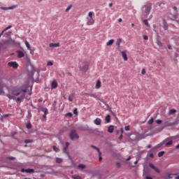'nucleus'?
I'll return each mask as SVG.
<instances>
[{"instance_id":"nucleus-51","label":"nucleus","mask_w":179,"mask_h":179,"mask_svg":"<svg viewBox=\"0 0 179 179\" xmlns=\"http://www.w3.org/2000/svg\"><path fill=\"white\" fill-rule=\"evenodd\" d=\"M9 29H12V25H10L7 27L6 29H4V31H6V30H9Z\"/></svg>"},{"instance_id":"nucleus-54","label":"nucleus","mask_w":179,"mask_h":179,"mask_svg":"<svg viewBox=\"0 0 179 179\" xmlns=\"http://www.w3.org/2000/svg\"><path fill=\"white\" fill-rule=\"evenodd\" d=\"M124 129H125V131H129L130 127L129 126H126V127H124Z\"/></svg>"},{"instance_id":"nucleus-55","label":"nucleus","mask_w":179,"mask_h":179,"mask_svg":"<svg viewBox=\"0 0 179 179\" xmlns=\"http://www.w3.org/2000/svg\"><path fill=\"white\" fill-rule=\"evenodd\" d=\"M116 167H117V168L121 167V163L117 162V163H116Z\"/></svg>"},{"instance_id":"nucleus-22","label":"nucleus","mask_w":179,"mask_h":179,"mask_svg":"<svg viewBox=\"0 0 179 179\" xmlns=\"http://www.w3.org/2000/svg\"><path fill=\"white\" fill-rule=\"evenodd\" d=\"M122 57L124 61H128V56L127 55V53L125 52L122 51L121 52Z\"/></svg>"},{"instance_id":"nucleus-62","label":"nucleus","mask_w":179,"mask_h":179,"mask_svg":"<svg viewBox=\"0 0 179 179\" xmlns=\"http://www.w3.org/2000/svg\"><path fill=\"white\" fill-rule=\"evenodd\" d=\"M3 116H1V117H0V121L1 122H3Z\"/></svg>"},{"instance_id":"nucleus-42","label":"nucleus","mask_w":179,"mask_h":179,"mask_svg":"<svg viewBox=\"0 0 179 179\" xmlns=\"http://www.w3.org/2000/svg\"><path fill=\"white\" fill-rule=\"evenodd\" d=\"M89 96H90V97H94V99H99V97H97V95H96L95 94H90Z\"/></svg>"},{"instance_id":"nucleus-44","label":"nucleus","mask_w":179,"mask_h":179,"mask_svg":"<svg viewBox=\"0 0 179 179\" xmlns=\"http://www.w3.org/2000/svg\"><path fill=\"white\" fill-rule=\"evenodd\" d=\"M91 147L92 148V149H95V150L98 151V153L99 152H100V149L95 145H92Z\"/></svg>"},{"instance_id":"nucleus-28","label":"nucleus","mask_w":179,"mask_h":179,"mask_svg":"<svg viewBox=\"0 0 179 179\" xmlns=\"http://www.w3.org/2000/svg\"><path fill=\"white\" fill-rule=\"evenodd\" d=\"M55 162L58 164H61V163H62L64 160L62 159V158L57 157Z\"/></svg>"},{"instance_id":"nucleus-39","label":"nucleus","mask_w":179,"mask_h":179,"mask_svg":"<svg viewBox=\"0 0 179 179\" xmlns=\"http://www.w3.org/2000/svg\"><path fill=\"white\" fill-rule=\"evenodd\" d=\"M177 113V110L176 109H171L169 110V114H176Z\"/></svg>"},{"instance_id":"nucleus-21","label":"nucleus","mask_w":179,"mask_h":179,"mask_svg":"<svg viewBox=\"0 0 179 179\" xmlns=\"http://www.w3.org/2000/svg\"><path fill=\"white\" fill-rule=\"evenodd\" d=\"M101 87V81L100 80H97L96 83L95 85V89H100Z\"/></svg>"},{"instance_id":"nucleus-19","label":"nucleus","mask_w":179,"mask_h":179,"mask_svg":"<svg viewBox=\"0 0 179 179\" xmlns=\"http://www.w3.org/2000/svg\"><path fill=\"white\" fill-rule=\"evenodd\" d=\"M95 125H101V119L97 117L94 120Z\"/></svg>"},{"instance_id":"nucleus-1","label":"nucleus","mask_w":179,"mask_h":179,"mask_svg":"<svg viewBox=\"0 0 179 179\" xmlns=\"http://www.w3.org/2000/svg\"><path fill=\"white\" fill-rule=\"evenodd\" d=\"M21 93L22 88H14L9 91L6 96L10 100H16V96H19Z\"/></svg>"},{"instance_id":"nucleus-24","label":"nucleus","mask_w":179,"mask_h":179,"mask_svg":"<svg viewBox=\"0 0 179 179\" xmlns=\"http://www.w3.org/2000/svg\"><path fill=\"white\" fill-rule=\"evenodd\" d=\"M108 132H109V134H113V132H114V126H109L108 128Z\"/></svg>"},{"instance_id":"nucleus-5","label":"nucleus","mask_w":179,"mask_h":179,"mask_svg":"<svg viewBox=\"0 0 179 179\" xmlns=\"http://www.w3.org/2000/svg\"><path fill=\"white\" fill-rule=\"evenodd\" d=\"M165 127H174L177 122L173 121L172 117L167 118L164 122Z\"/></svg>"},{"instance_id":"nucleus-56","label":"nucleus","mask_w":179,"mask_h":179,"mask_svg":"<svg viewBox=\"0 0 179 179\" xmlns=\"http://www.w3.org/2000/svg\"><path fill=\"white\" fill-rule=\"evenodd\" d=\"M22 92H23L22 94H26V92H27V89L22 90Z\"/></svg>"},{"instance_id":"nucleus-26","label":"nucleus","mask_w":179,"mask_h":179,"mask_svg":"<svg viewBox=\"0 0 179 179\" xmlns=\"http://www.w3.org/2000/svg\"><path fill=\"white\" fill-rule=\"evenodd\" d=\"M114 44V39H110L106 43L107 47H110V45H113Z\"/></svg>"},{"instance_id":"nucleus-11","label":"nucleus","mask_w":179,"mask_h":179,"mask_svg":"<svg viewBox=\"0 0 179 179\" xmlns=\"http://www.w3.org/2000/svg\"><path fill=\"white\" fill-rule=\"evenodd\" d=\"M69 142H66V145L63 148V153H66L68 156H69V152H68V148H69Z\"/></svg>"},{"instance_id":"nucleus-53","label":"nucleus","mask_w":179,"mask_h":179,"mask_svg":"<svg viewBox=\"0 0 179 179\" xmlns=\"http://www.w3.org/2000/svg\"><path fill=\"white\" fill-rule=\"evenodd\" d=\"M141 73L142 75H145V73H146V70L145 69H143L141 71Z\"/></svg>"},{"instance_id":"nucleus-41","label":"nucleus","mask_w":179,"mask_h":179,"mask_svg":"<svg viewBox=\"0 0 179 179\" xmlns=\"http://www.w3.org/2000/svg\"><path fill=\"white\" fill-rule=\"evenodd\" d=\"M73 115L72 114V113H67L66 114V117H68L69 118L72 117Z\"/></svg>"},{"instance_id":"nucleus-9","label":"nucleus","mask_w":179,"mask_h":179,"mask_svg":"<svg viewBox=\"0 0 179 179\" xmlns=\"http://www.w3.org/2000/svg\"><path fill=\"white\" fill-rule=\"evenodd\" d=\"M103 104H105L106 107H107V108L109 110L110 113L112 114V115H113V117H116L117 115H115V113H114V112H113V110H111V108L110 107V106L108 105V103H106V102H104V101L101 100V101Z\"/></svg>"},{"instance_id":"nucleus-49","label":"nucleus","mask_w":179,"mask_h":179,"mask_svg":"<svg viewBox=\"0 0 179 179\" xmlns=\"http://www.w3.org/2000/svg\"><path fill=\"white\" fill-rule=\"evenodd\" d=\"M74 115H78V108H75L73 111Z\"/></svg>"},{"instance_id":"nucleus-48","label":"nucleus","mask_w":179,"mask_h":179,"mask_svg":"<svg viewBox=\"0 0 179 179\" xmlns=\"http://www.w3.org/2000/svg\"><path fill=\"white\" fill-rule=\"evenodd\" d=\"M24 143H33V140H25Z\"/></svg>"},{"instance_id":"nucleus-43","label":"nucleus","mask_w":179,"mask_h":179,"mask_svg":"<svg viewBox=\"0 0 179 179\" xmlns=\"http://www.w3.org/2000/svg\"><path fill=\"white\" fill-rule=\"evenodd\" d=\"M72 9V5H69L66 8V12H69Z\"/></svg>"},{"instance_id":"nucleus-38","label":"nucleus","mask_w":179,"mask_h":179,"mask_svg":"<svg viewBox=\"0 0 179 179\" xmlns=\"http://www.w3.org/2000/svg\"><path fill=\"white\" fill-rule=\"evenodd\" d=\"M53 150L56 152H59V148H58L57 146L54 145Z\"/></svg>"},{"instance_id":"nucleus-45","label":"nucleus","mask_w":179,"mask_h":179,"mask_svg":"<svg viewBox=\"0 0 179 179\" xmlns=\"http://www.w3.org/2000/svg\"><path fill=\"white\" fill-rule=\"evenodd\" d=\"M143 22L144 24H145V26L149 27V22H148V20H144Z\"/></svg>"},{"instance_id":"nucleus-37","label":"nucleus","mask_w":179,"mask_h":179,"mask_svg":"<svg viewBox=\"0 0 179 179\" xmlns=\"http://www.w3.org/2000/svg\"><path fill=\"white\" fill-rule=\"evenodd\" d=\"M164 155V151H161L158 153V157H162Z\"/></svg>"},{"instance_id":"nucleus-52","label":"nucleus","mask_w":179,"mask_h":179,"mask_svg":"<svg viewBox=\"0 0 179 179\" xmlns=\"http://www.w3.org/2000/svg\"><path fill=\"white\" fill-rule=\"evenodd\" d=\"M143 40H148L149 37L146 35H143Z\"/></svg>"},{"instance_id":"nucleus-14","label":"nucleus","mask_w":179,"mask_h":179,"mask_svg":"<svg viewBox=\"0 0 179 179\" xmlns=\"http://www.w3.org/2000/svg\"><path fill=\"white\" fill-rule=\"evenodd\" d=\"M24 97H26V94H22V95L20 96V97H18V98H15V100L17 101V103H22V100H23L24 99Z\"/></svg>"},{"instance_id":"nucleus-47","label":"nucleus","mask_w":179,"mask_h":179,"mask_svg":"<svg viewBox=\"0 0 179 179\" xmlns=\"http://www.w3.org/2000/svg\"><path fill=\"white\" fill-rule=\"evenodd\" d=\"M47 65L48 66H52V65H54V64L52 63V61H49V62H48Z\"/></svg>"},{"instance_id":"nucleus-10","label":"nucleus","mask_w":179,"mask_h":179,"mask_svg":"<svg viewBox=\"0 0 179 179\" xmlns=\"http://www.w3.org/2000/svg\"><path fill=\"white\" fill-rule=\"evenodd\" d=\"M6 45H16V42L13 39H10L4 42Z\"/></svg>"},{"instance_id":"nucleus-61","label":"nucleus","mask_w":179,"mask_h":179,"mask_svg":"<svg viewBox=\"0 0 179 179\" xmlns=\"http://www.w3.org/2000/svg\"><path fill=\"white\" fill-rule=\"evenodd\" d=\"M145 179H153V178L149 176H145Z\"/></svg>"},{"instance_id":"nucleus-29","label":"nucleus","mask_w":179,"mask_h":179,"mask_svg":"<svg viewBox=\"0 0 179 179\" xmlns=\"http://www.w3.org/2000/svg\"><path fill=\"white\" fill-rule=\"evenodd\" d=\"M105 121L106 122H107V124H108V122L111 121V116H110V115H108L105 118Z\"/></svg>"},{"instance_id":"nucleus-64","label":"nucleus","mask_w":179,"mask_h":179,"mask_svg":"<svg viewBox=\"0 0 179 179\" xmlns=\"http://www.w3.org/2000/svg\"><path fill=\"white\" fill-rule=\"evenodd\" d=\"M176 149H179V144L176 146Z\"/></svg>"},{"instance_id":"nucleus-34","label":"nucleus","mask_w":179,"mask_h":179,"mask_svg":"<svg viewBox=\"0 0 179 179\" xmlns=\"http://www.w3.org/2000/svg\"><path fill=\"white\" fill-rule=\"evenodd\" d=\"M153 122H155V119L153 117H151L149 120H148V124L149 125H152V124H153Z\"/></svg>"},{"instance_id":"nucleus-8","label":"nucleus","mask_w":179,"mask_h":179,"mask_svg":"<svg viewBox=\"0 0 179 179\" xmlns=\"http://www.w3.org/2000/svg\"><path fill=\"white\" fill-rule=\"evenodd\" d=\"M89 68V63H87V62H84L83 63V66L80 67V69H81V71H87Z\"/></svg>"},{"instance_id":"nucleus-63","label":"nucleus","mask_w":179,"mask_h":179,"mask_svg":"<svg viewBox=\"0 0 179 179\" xmlns=\"http://www.w3.org/2000/svg\"><path fill=\"white\" fill-rule=\"evenodd\" d=\"M120 131H121V134H124V128H121Z\"/></svg>"},{"instance_id":"nucleus-46","label":"nucleus","mask_w":179,"mask_h":179,"mask_svg":"<svg viewBox=\"0 0 179 179\" xmlns=\"http://www.w3.org/2000/svg\"><path fill=\"white\" fill-rule=\"evenodd\" d=\"M157 44L159 47H163V43L159 41H157Z\"/></svg>"},{"instance_id":"nucleus-15","label":"nucleus","mask_w":179,"mask_h":179,"mask_svg":"<svg viewBox=\"0 0 179 179\" xmlns=\"http://www.w3.org/2000/svg\"><path fill=\"white\" fill-rule=\"evenodd\" d=\"M60 45H61L59 44V43H51L49 44V47L50 48H58V47H60Z\"/></svg>"},{"instance_id":"nucleus-50","label":"nucleus","mask_w":179,"mask_h":179,"mask_svg":"<svg viewBox=\"0 0 179 179\" xmlns=\"http://www.w3.org/2000/svg\"><path fill=\"white\" fill-rule=\"evenodd\" d=\"M155 122H156L157 124H162V122H163V121H162V120H155Z\"/></svg>"},{"instance_id":"nucleus-4","label":"nucleus","mask_w":179,"mask_h":179,"mask_svg":"<svg viewBox=\"0 0 179 179\" xmlns=\"http://www.w3.org/2000/svg\"><path fill=\"white\" fill-rule=\"evenodd\" d=\"M69 138L71 141H75V139H79V134H78L76 130L73 129L69 133Z\"/></svg>"},{"instance_id":"nucleus-36","label":"nucleus","mask_w":179,"mask_h":179,"mask_svg":"<svg viewBox=\"0 0 179 179\" xmlns=\"http://www.w3.org/2000/svg\"><path fill=\"white\" fill-rule=\"evenodd\" d=\"M148 156L151 157V159H153V157H155V155H153V152H152V151L148 152Z\"/></svg>"},{"instance_id":"nucleus-7","label":"nucleus","mask_w":179,"mask_h":179,"mask_svg":"<svg viewBox=\"0 0 179 179\" xmlns=\"http://www.w3.org/2000/svg\"><path fill=\"white\" fill-rule=\"evenodd\" d=\"M8 66L13 68V69H17L19 64L16 62H10L8 63Z\"/></svg>"},{"instance_id":"nucleus-12","label":"nucleus","mask_w":179,"mask_h":179,"mask_svg":"<svg viewBox=\"0 0 179 179\" xmlns=\"http://www.w3.org/2000/svg\"><path fill=\"white\" fill-rule=\"evenodd\" d=\"M122 43V39L121 38H119L116 41V47H117V51H120V48L121 47V43Z\"/></svg>"},{"instance_id":"nucleus-59","label":"nucleus","mask_w":179,"mask_h":179,"mask_svg":"<svg viewBox=\"0 0 179 179\" xmlns=\"http://www.w3.org/2000/svg\"><path fill=\"white\" fill-rule=\"evenodd\" d=\"M69 101H73V99H72V97H71V96H69Z\"/></svg>"},{"instance_id":"nucleus-58","label":"nucleus","mask_w":179,"mask_h":179,"mask_svg":"<svg viewBox=\"0 0 179 179\" xmlns=\"http://www.w3.org/2000/svg\"><path fill=\"white\" fill-rule=\"evenodd\" d=\"M5 31H5V29H3V30L1 31V33L0 34V38H1V37L2 36V34H3Z\"/></svg>"},{"instance_id":"nucleus-17","label":"nucleus","mask_w":179,"mask_h":179,"mask_svg":"<svg viewBox=\"0 0 179 179\" xmlns=\"http://www.w3.org/2000/svg\"><path fill=\"white\" fill-rule=\"evenodd\" d=\"M149 166L151 169H152L153 170H155V171H156L157 173H160V170H159V169H157L156 166H155V165L152 163L149 164Z\"/></svg>"},{"instance_id":"nucleus-23","label":"nucleus","mask_w":179,"mask_h":179,"mask_svg":"<svg viewBox=\"0 0 179 179\" xmlns=\"http://www.w3.org/2000/svg\"><path fill=\"white\" fill-rule=\"evenodd\" d=\"M0 94L3 96L5 94V91L3 90V85L0 83Z\"/></svg>"},{"instance_id":"nucleus-33","label":"nucleus","mask_w":179,"mask_h":179,"mask_svg":"<svg viewBox=\"0 0 179 179\" xmlns=\"http://www.w3.org/2000/svg\"><path fill=\"white\" fill-rule=\"evenodd\" d=\"M42 111L43 113H44L45 115H47V114H48V109H47L46 108H43Z\"/></svg>"},{"instance_id":"nucleus-18","label":"nucleus","mask_w":179,"mask_h":179,"mask_svg":"<svg viewBox=\"0 0 179 179\" xmlns=\"http://www.w3.org/2000/svg\"><path fill=\"white\" fill-rule=\"evenodd\" d=\"M58 87V83L56 80H53L51 84V89H57Z\"/></svg>"},{"instance_id":"nucleus-32","label":"nucleus","mask_w":179,"mask_h":179,"mask_svg":"<svg viewBox=\"0 0 179 179\" xmlns=\"http://www.w3.org/2000/svg\"><path fill=\"white\" fill-rule=\"evenodd\" d=\"M26 128L27 129H31V123H30V122H28L27 123H26Z\"/></svg>"},{"instance_id":"nucleus-25","label":"nucleus","mask_w":179,"mask_h":179,"mask_svg":"<svg viewBox=\"0 0 179 179\" xmlns=\"http://www.w3.org/2000/svg\"><path fill=\"white\" fill-rule=\"evenodd\" d=\"M77 169H78V170H83V169H86V165L83 164H78Z\"/></svg>"},{"instance_id":"nucleus-3","label":"nucleus","mask_w":179,"mask_h":179,"mask_svg":"<svg viewBox=\"0 0 179 179\" xmlns=\"http://www.w3.org/2000/svg\"><path fill=\"white\" fill-rule=\"evenodd\" d=\"M87 25L92 26L94 24V19H93V12L90 11L88 13V17H87Z\"/></svg>"},{"instance_id":"nucleus-60","label":"nucleus","mask_w":179,"mask_h":179,"mask_svg":"<svg viewBox=\"0 0 179 179\" xmlns=\"http://www.w3.org/2000/svg\"><path fill=\"white\" fill-rule=\"evenodd\" d=\"M174 176H177L176 177V179H179V175H178V173H175Z\"/></svg>"},{"instance_id":"nucleus-40","label":"nucleus","mask_w":179,"mask_h":179,"mask_svg":"<svg viewBox=\"0 0 179 179\" xmlns=\"http://www.w3.org/2000/svg\"><path fill=\"white\" fill-rule=\"evenodd\" d=\"M99 161L101 162V160H103V157H101V152L99 151Z\"/></svg>"},{"instance_id":"nucleus-2","label":"nucleus","mask_w":179,"mask_h":179,"mask_svg":"<svg viewBox=\"0 0 179 179\" xmlns=\"http://www.w3.org/2000/svg\"><path fill=\"white\" fill-rule=\"evenodd\" d=\"M173 139H178L177 136L166 138L157 145V148H162L163 145H165L166 148L171 146V145H173Z\"/></svg>"},{"instance_id":"nucleus-31","label":"nucleus","mask_w":179,"mask_h":179,"mask_svg":"<svg viewBox=\"0 0 179 179\" xmlns=\"http://www.w3.org/2000/svg\"><path fill=\"white\" fill-rule=\"evenodd\" d=\"M25 45H26L27 50H31V48L30 47V43H29V42L27 41H25Z\"/></svg>"},{"instance_id":"nucleus-27","label":"nucleus","mask_w":179,"mask_h":179,"mask_svg":"<svg viewBox=\"0 0 179 179\" xmlns=\"http://www.w3.org/2000/svg\"><path fill=\"white\" fill-rule=\"evenodd\" d=\"M162 23L164 24V30H167L169 29V25H167V22H166V20H163Z\"/></svg>"},{"instance_id":"nucleus-20","label":"nucleus","mask_w":179,"mask_h":179,"mask_svg":"<svg viewBox=\"0 0 179 179\" xmlns=\"http://www.w3.org/2000/svg\"><path fill=\"white\" fill-rule=\"evenodd\" d=\"M17 54L18 58H23V57H24V53L21 50H17Z\"/></svg>"},{"instance_id":"nucleus-35","label":"nucleus","mask_w":179,"mask_h":179,"mask_svg":"<svg viewBox=\"0 0 179 179\" xmlns=\"http://www.w3.org/2000/svg\"><path fill=\"white\" fill-rule=\"evenodd\" d=\"M73 179H82V177H80V176H79V175H73Z\"/></svg>"},{"instance_id":"nucleus-13","label":"nucleus","mask_w":179,"mask_h":179,"mask_svg":"<svg viewBox=\"0 0 179 179\" xmlns=\"http://www.w3.org/2000/svg\"><path fill=\"white\" fill-rule=\"evenodd\" d=\"M15 8H17V6H11L10 7H1L0 9L1 10H10L12 9H15Z\"/></svg>"},{"instance_id":"nucleus-6","label":"nucleus","mask_w":179,"mask_h":179,"mask_svg":"<svg viewBox=\"0 0 179 179\" xmlns=\"http://www.w3.org/2000/svg\"><path fill=\"white\" fill-rule=\"evenodd\" d=\"M144 8V13L146 14V16H149L150 11L152 10V4H150L149 6L145 5Z\"/></svg>"},{"instance_id":"nucleus-57","label":"nucleus","mask_w":179,"mask_h":179,"mask_svg":"<svg viewBox=\"0 0 179 179\" xmlns=\"http://www.w3.org/2000/svg\"><path fill=\"white\" fill-rule=\"evenodd\" d=\"M9 115H10V114H5V115H3V117L4 118H8V117H9Z\"/></svg>"},{"instance_id":"nucleus-16","label":"nucleus","mask_w":179,"mask_h":179,"mask_svg":"<svg viewBox=\"0 0 179 179\" xmlns=\"http://www.w3.org/2000/svg\"><path fill=\"white\" fill-rule=\"evenodd\" d=\"M21 171H22V173H34V169H22Z\"/></svg>"},{"instance_id":"nucleus-30","label":"nucleus","mask_w":179,"mask_h":179,"mask_svg":"<svg viewBox=\"0 0 179 179\" xmlns=\"http://www.w3.org/2000/svg\"><path fill=\"white\" fill-rule=\"evenodd\" d=\"M149 168H145L143 170V174L144 176H148V174H149Z\"/></svg>"}]
</instances>
